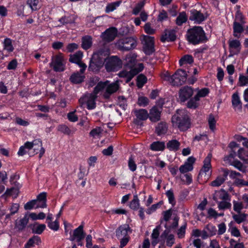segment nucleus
I'll return each mask as SVG.
<instances>
[{"label":"nucleus","mask_w":248,"mask_h":248,"mask_svg":"<svg viewBox=\"0 0 248 248\" xmlns=\"http://www.w3.org/2000/svg\"><path fill=\"white\" fill-rule=\"evenodd\" d=\"M117 34V30L114 27H111L106 30L101 35L102 39L107 42L113 40Z\"/></svg>","instance_id":"13"},{"label":"nucleus","mask_w":248,"mask_h":248,"mask_svg":"<svg viewBox=\"0 0 248 248\" xmlns=\"http://www.w3.org/2000/svg\"><path fill=\"white\" fill-rule=\"evenodd\" d=\"M206 229L207 230V232L210 237L216 234L217 229L215 226L211 224H208L206 227Z\"/></svg>","instance_id":"63"},{"label":"nucleus","mask_w":248,"mask_h":248,"mask_svg":"<svg viewBox=\"0 0 248 248\" xmlns=\"http://www.w3.org/2000/svg\"><path fill=\"white\" fill-rule=\"evenodd\" d=\"M229 46L230 51L232 55L238 54L241 48L240 42L235 39L229 41Z\"/></svg>","instance_id":"19"},{"label":"nucleus","mask_w":248,"mask_h":248,"mask_svg":"<svg viewBox=\"0 0 248 248\" xmlns=\"http://www.w3.org/2000/svg\"><path fill=\"white\" fill-rule=\"evenodd\" d=\"M175 39V32L173 30H166L161 37L162 42L173 41Z\"/></svg>","instance_id":"21"},{"label":"nucleus","mask_w":248,"mask_h":248,"mask_svg":"<svg viewBox=\"0 0 248 248\" xmlns=\"http://www.w3.org/2000/svg\"><path fill=\"white\" fill-rule=\"evenodd\" d=\"M119 89V84L117 82H113L110 84L107 83L106 86V92L104 94V96L108 98L109 96L115 93Z\"/></svg>","instance_id":"22"},{"label":"nucleus","mask_w":248,"mask_h":248,"mask_svg":"<svg viewBox=\"0 0 248 248\" xmlns=\"http://www.w3.org/2000/svg\"><path fill=\"white\" fill-rule=\"evenodd\" d=\"M165 147V142L162 141H155L150 145V149L154 151H162Z\"/></svg>","instance_id":"33"},{"label":"nucleus","mask_w":248,"mask_h":248,"mask_svg":"<svg viewBox=\"0 0 248 248\" xmlns=\"http://www.w3.org/2000/svg\"><path fill=\"white\" fill-rule=\"evenodd\" d=\"M229 200H223L217 202V203L218 208L220 210H224L226 209H230L232 204Z\"/></svg>","instance_id":"43"},{"label":"nucleus","mask_w":248,"mask_h":248,"mask_svg":"<svg viewBox=\"0 0 248 248\" xmlns=\"http://www.w3.org/2000/svg\"><path fill=\"white\" fill-rule=\"evenodd\" d=\"M41 243V239L37 236H34L30 238L25 246V248H30L33 247L35 244L39 245Z\"/></svg>","instance_id":"37"},{"label":"nucleus","mask_w":248,"mask_h":248,"mask_svg":"<svg viewBox=\"0 0 248 248\" xmlns=\"http://www.w3.org/2000/svg\"><path fill=\"white\" fill-rule=\"evenodd\" d=\"M162 108L159 106H154L150 110L149 118L152 122H156L160 120Z\"/></svg>","instance_id":"14"},{"label":"nucleus","mask_w":248,"mask_h":248,"mask_svg":"<svg viewBox=\"0 0 248 248\" xmlns=\"http://www.w3.org/2000/svg\"><path fill=\"white\" fill-rule=\"evenodd\" d=\"M46 225L45 224H38L36 226H34L32 229L33 232L36 234H41L46 229Z\"/></svg>","instance_id":"56"},{"label":"nucleus","mask_w":248,"mask_h":248,"mask_svg":"<svg viewBox=\"0 0 248 248\" xmlns=\"http://www.w3.org/2000/svg\"><path fill=\"white\" fill-rule=\"evenodd\" d=\"M80 73H76L73 74L70 77L71 81L75 84L82 82L83 81L85 77L82 75L83 73L81 72Z\"/></svg>","instance_id":"36"},{"label":"nucleus","mask_w":248,"mask_h":248,"mask_svg":"<svg viewBox=\"0 0 248 248\" xmlns=\"http://www.w3.org/2000/svg\"><path fill=\"white\" fill-rule=\"evenodd\" d=\"M233 210L238 213H240L241 210L243 208V204L241 202H237L235 201H233Z\"/></svg>","instance_id":"62"},{"label":"nucleus","mask_w":248,"mask_h":248,"mask_svg":"<svg viewBox=\"0 0 248 248\" xmlns=\"http://www.w3.org/2000/svg\"><path fill=\"white\" fill-rule=\"evenodd\" d=\"M212 156V154H209L205 157L203 161V167L200 171V174H202L203 172L207 174V173L211 170L212 168L211 164Z\"/></svg>","instance_id":"25"},{"label":"nucleus","mask_w":248,"mask_h":248,"mask_svg":"<svg viewBox=\"0 0 248 248\" xmlns=\"http://www.w3.org/2000/svg\"><path fill=\"white\" fill-rule=\"evenodd\" d=\"M195 158L192 156L189 157L186 161L179 168L180 172L184 174L186 172L191 171L193 169V165L195 162Z\"/></svg>","instance_id":"16"},{"label":"nucleus","mask_w":248,"mask_h":248,"mask_svg":"<svg viewBox=\"0 0 248 248\" xmlns=\"http://www.w3.org/2000/svg\"><path fill=\"white\" fill-rule=\"evenodd\" d=\"M36 201V203L37 202H43V204L42 206H39L42 207H46V192H42L39 194L37 197V199L35 200Z\"/></svg>","instance_id":"48"},{"label":"nucleus","mask_w":248,"mask_h":248,"mask_svg":"<svg viewBox=\"0 0 248 248\" xmlns=\"http://www.w3.org/2000/svg\"><path fill=\"white\" fill-rule=\"evenodd\" d=\"M237 155L239 158L245 161L246 163L248 162V155H246L245 152L242 148L238 150Z\"/></svg>","instance_id":"60"},{"label":"nucleus","mask_w":248,"mask_h":248,"mask_svg":"<svg viewBox=\"0 0 248 248\" xmlns=\"http://www.w3.org/2000/svg\"><path fill=\"white\" fill-rule=\"evenodd\" d=\"M109 51L107 48H103L94 53L90 61L89 66L90 70L96 72L102 67L107 60Z\"/></svg>","instance_id":"1"},{"label":"nucleus","mask_w":248,"mask_h":248,"mask_svg":"<svg viewBox=\"0 0 248 248\" xmlns=\"http://www.w3.org/2000/svg\"><path fill=\"white\" fill-rule=\"evenodd\" d=\"M233 158H230L228 161H225L226 163H228L231 165L233 166L235 168H237L240 170H242L243 169V166L242 164L239 161L237 160H232Z\"/></svg>","instance_id":"51"},{"label":"nucleus","mask_w":248,"mask_h":248,"mask_svg":"<svg viewBox=\"0 0 248 248\" xmlns=\"http://www.w3.org/2000/svg\"><path fill=\"white\" fill-rule=\"evenodd\" d=\"M186 223H185L179 229H178L177 233L178 238H182L184 237L186 233Z\"/></svg>","instance_id":"64"},{"label":"nucleus","mask_w":248,"mask_h":248,"mask_svg":"<svg viewBox=\"0 0 248 248\" xmlns=\"http://www.w3.org/2000/svg\"><path fill=\"white\" fill-rule=\"evenodd\" d=\"M186 37L188 42L194 45L204 41L206 38L204 32L201 27H195L189 30Z\"/></svg>","instance_id":"4"},{"label":"nucleus","mask_w":248,"mask_h":248,"mask_svg":"<svg viewBox=\"0 0 248 248\" xmlns=\"http://www.w3.org/2000/svg\"><path fill=\"white\" fill-rule=\"evenodd\" d=\"M132 232L128 224H124L120 226L116 231V235L118 238L127 237L128 234Z\"/></svg>","instance_id":"15"},{"label":"nucleus","mask_w":248,"mask_h":248,"mask_svg":"<svg viewBox=\"0 0 248 248\" xmlns=\"http://www.w3.org/2000/svg\"><path fill=\"white\" fill-rule=\"evenodd\" d=\"M180 177L181 180L186 184L189 185L192 182V178L191 174L188 173L181 175Z\"/></svg>","instance_id":"55"},{"label":"nucleus","mask_w":248,"mask_h":248,"mask_svg":"<svg viewBox=\"0 0 248 248\" xmlns=\"http://www.w3.org/2000/svg\"><path fill=\"white\" fill-rule=\"evenodd\" d=\"M247 215L245 214H241L239 215L234 214L232 216L233 219L238 224H240L245 221L247 218Z\"/></svg>","instance_id":"53"},{"label":"nucleus","mask_w":248,"mask_h":248,"mask_svg":"<svg viewBox=\"0 0 248 248\" xmlns=\"http://www.w3.org/2000/svg\"><path fill=\"white\" fill-rule=\"evenodd\" d=\"M116 45L120 50L128 51L136 46L137 42L133 38L126 37L119 40Z\"/></svg>","instance_id":"6"},{"label":"nucleus","mask_w":248,"mask_h":248,"mask_svg":"<svg viewBox=\"0 0 248 248\" xmlns=\"http://www.w3.org/2000/svg\"><path fill=\"white\" fill-rule=\"evenodd\" d=\"M134 113L137 118L141 121H145L149 118V113L145 109H135Z\"/></svg>","instance_id":"26"},{"label":"nucleus","mask_w":248,"mask_h":248,"mask_svg":"<svg viewBox=\"0 0 248 248\" xmlns=\"http://www.w3.org/2000/svg\"><path fill=\"white\" fill-rule=\"evenodd\" d=\"M220 172H222V174L218 176L217 178L212 181L210 185L214 187H218L220 186L227 179V176L229 174V170L228 169L221 168Z\"/></svg>","instance_id":"11"},{"label":"nucleus","mask_w":248,"mask_h":248,"mask_svg":"<svg viewBox=\"0 0 248 248\" xmlns=\"http://www.w3.org/2000/svg\"><path fill=\"white\" fill-rule=\"evenodd\" d=\"M130 207L133 210H138L140 207V201L137 195H134L130 203Z\"/></svg>","instance_id":"50"},{"label":"nucleus","mask_w":248,"mask_h":248,"mask_svg":"<svg viewBox=\"0 0 248 248\" xmlns=\"http://www.w3.org/2000/svg\"><path fill=\"white\" fill-rule=\"evenodd\" d=\"M209 93V90L207 88H203L199 91L195 96V98L196 100H199L200 97H203L206 96Z\"/></svg>","instance_id":"59"},{"label":"nucleus","mask_w":248,"mask_h":248,"mask_svg":"<svg viewBox=\"0 0 248 248\" xmlns=\"http://www.w3.org/2000/svg\"><path fill=\"white\" fill-rule=\"evenodd\" d=\"M143 42L144 50L146 54L150 55L153 53L154 49V38L153 37L144 35Z\"/></svg>","instance_id":"10"},{"label":"nucleus","mask_w":248,"mask_h":248,"mask_svg":"<svg viewBox=\"0 0 248 248\" xmlns=\"http://www.w3.org/2000/svg\"><path fill=\"white\" fill-rule=\"evenodd\" d=\"M161 237H165L166 239V245L171 247L175 243L174 236L172 234H168L167 231H165L161 235Z\"/></svg>","instance_id":"29"},{"label":"nucleus","mask_w":248,"mask_h":248,"mask_svg":"<svg viewBox=\"0 0 248 248\" xmlns=\"http://www.w3.org/2000/svg\"><path fill=\"white\" fill-rule=\"evenodd\" d=\"M83 54L81 51H78L75 54L70 56L69 61L77 63L78 66L81 67L80 72L83 73L87 67L86 65L83 63L81 60L82 58Z\"/></svg>","instance_id":"12"},{"label":"nucleus","mask_w":248,"mask_h":248,"mask_svg":"<svg viewBox=\"0 0 248 248\" xmlns=\"http://www.w3.org/2000/svg\"><path fill=\"white\" fill-rule=\"evenodd\" d=\"M27 4L33 11L37 10L40 8L39 0H28Z\"/></svg>","instance_id":"46"},{"label":"nucleus","mask_w":248,"mask_h":248,"mask_svg":"<svg viewBox=\"0 0 248 248\" xmlns=\"http://www.w3.org/2000/svg\"><path fill=\"white\" fill-rule=\"evenodd\" d=\"M108 83L109 81L108 80L105 82H99L95 87L93 93L96 95L99 92L102 91L104 89L106 90V86L107 85V83Z\"/></svg>","instance_id":"40"},{"label":"nucleus","mask_w":248,"mask_h":248,"mask_svg":"<svg viewBox=\"0 0 248 248\" xmlns=\"http://www.w3.org/2000/svg\"><path fill=\"white\" fill-rule=\"evenodd\" d=\"M160 226H157L154 229L152 233L151 237V244L152 246H155L159 242V236L160 234Z\"/></svg>","instance_id":"27"},{"label":"nucleus","mask_w":248,"mask_h":248,"mask_svg":"<svg viewBox=\"0 0 248 248\" xmlns=\"http://www.w3.org/2000/svg\"><path fill=\"white\" fill-rule=\"evenodd\" d=\"M143 69V65L142 63L138 64L137 67H128L126 68L119 73V76L121 78H126V82H128L140 72Z\"/></svg>","instance_id":"5"},{"label":"nucleus","mask_w":248,"mask_h":248,"mask_svg":"<svg viewBox=\"0 0 248 248\" xmlns=\"http://www.w3.org/2000/svg\"><path fill=\"white\" fill-rule=\"evenodd\" d=\"M173 126L178 127L181 131H186L190 127L189 117L186 111L179 109L171 118Z\"/></svg>","instance_id":"2"},{"label":"nucleus","mask_w":248,"mask_h":248,"mask_svg":"<svg viewBox=\"0 0 248 248\" xmlns=\"http://www.w3.org/2000/svg\"><path fill=\"white\" fill-rule=\"evenodd\" d=\"M32 146V154H36L39 151V157L41 158L45 153V150L42 147V141L40 139H36L31 142Z\"/></svg>","instance_id":"17"},{"label":"nucleus","mask_w":248,"mask_h":248,"mask_svg":"<svg viewBox=\"0 0 248 248\" xmlns=\"http://www.w3.org/2000/svg\"><path fill=\"white\" fill-rule=\"evenodd\" d=\"M50 66L56 72H62L65 69V62L63 55L59 54L52 57Z\"/></svg>","instance_id":"7"},{"label":"nucleus","mask_w":248,"mask_h":248,"mask_svg":"<svg viewBox=\"0 0 248 248\" xmlns=\"http://www.w3.org/2000/svg\"><path fill=\"white\" fill-rule=\"evenodd\" d=\"M19 207V205L18 203H13L10 207V214H8L6 216V218L10 217L11 215H13L17 212Z\"/></svg>","instance_id":"58"},{"label":"nucleus","mask_w":248,"mask_h":248,"mask_svg":"<svg viewBox=\"0 0 248 248\" xmlns=\"http://www.w3.org/2000/svg\"><path fill=\"white\" fill-rule=\"evenodd\" d=\"M213 199L216 201V202L223 200L230 201V197L226 191L223 189H221L215 192Z\"/></svg>","instance_id":"23"},{"label":"nucleus","mask_w":248,"mask_h":248,"mask_svg":"<svg viewBox=\"0 0 248 248\" xmlns=\"http://www.w3.org/2000/svg\"><path fill=\"white\" fill-rule=\"evenodd\" d=\"M122 64L121 60L117 56L108 57L106 61L105 67L108 71H112L120 67Z\"/></svg>","instance_id":"9"},{"label":"nucleus","mask_w":248,"mask_h":248,"mask_svg":"<svg viewBox=\"0 0 248 248\" xmlns=\"http://www.w3.org/2000/svg\"><path fill=\"white\" fill-rule=\"evenodd\" d=\"M161 78L169 81L173 86H179L184 84L187 79V74L185 71L182 69L177 70L172 76L166 72L161 75Z\"/></svg>","instance_id":"3"},{"label":"nucleus","mask_w":248,"mask_h":248,"mask_svg":"<svg viewBox=\"0 0 248 248\" xmlns=\"http://www.w3.org/2000/svg\"><path fill=\"white\" fill-rule=\"evenodd\" d=\"M31 146V142H26L23 146L20 147L17 153L18 155L20 156H22L27 153L31 154L29 152L31 151L32 148Z\"/></svg>","instance_id":"28"},{"label":"nucleus","mask_w":248,"mask_h":248,"mask_svg":"<svg viewBox=\"0 0 248 248\" xmlns=\"http://www.w3.org/2000/svg\"><path fill=\"white\" fill-rule=\"evenodd\" d=\"M121 3V1H117L108 4L106 7V13H109V12L113 11L116 9L117 7L119 6Z\"/></svg>","instance_id":"44"},{"label":"nucleus","mask_w":248,"mask_h":248,"mask_svg":"<svg viewBox=\"0 0 248 248\" xmlns=\"http://www.w3.org/2000/svg\"><path fill=\"white\" fill-rule=\"evenodd\" d=\"M243 24H241L237 21H234L233 25V33L234 37L239 38L240 34L244 31V28L242 26Z\"/></svg>","instance_id":"30"},{"label":"nucleus","mask_w":248,"mask_h":248,"mask_svg":"<svg viewBox=\"0 0 248 248\" xmlns=\"http://www.w3.org/2000/svg\"><path fill=\"white\" fill-rule=\"evenodd\" d=\"M3 49L9 52H12L14 50L11 39L9 38L5 39L3 42Z\"/></svg>","instance_id":"47"},{"label":"nucleus","mask_w":248,"mask_h":248,"mask_svg":"<svg viewBox=\"0 0 248 248\" xmlns=\"http://www.w3.org/2000/svg\"><path fill=\"white\" fill-rule=\"evenodd\" d=\"M205 18L204 15L200 11L193 10L190 12L189 19L194 21L195 23H201L205 20Z\"/></svg>","instance_id":"20"},{"label":"nucleus","mask_w":248,"mask_h":248,"mask_svg":"<svg viewBox=\"0 0 248 248\" xmlns=\"http://www.w3.org/2000/svg\"><path fill=\"white\" fill-rule=\"evenodd\" d=\"M83 228V226L80 225L74 231L73 236L71 239V240H77L79 243L85 237V234L84 233Z\"/></svg>","instance_id":"24"},{"label":"nucleus","mask_w":248,"mask_h":248,"mask_svg":"<svg viewBox=\"0 0 248 248\" xmlns=\"http://www.w3.org/2000/svg\"><path fill=\"white\" fill-rule=\"evenodd\" d=\"M92 45V38L90 36H86L82 38V47L84 49H88Z\"/></svg>","instance_id":"42"},{"label":"nucleus","mask_w":248,"mask_h":248,"mask_svg":"<svg viewBox=\"0 0 248 248\" xmlns=\"http://www.w3.org/2000/svg\"><path fill=\"white\" fill-rule=\"evenodd\" d=\"M48 227L54 231H57L59 229V224L57 220L54 221H48L47 222Z\"/></svg>","instance_id":"61"},{"label":"nucleus","mask_w":248,"mask_h":248,"mask_svg":"<svg viewBox=\"0 0 248 248\" xmlns=\"http://www.w3.org/2000/svg\"><path fill=\"white\" fill-rule=\"evenodd\" d=\"M29 222V217L28 214H25L24 217L16 223V226L19 230L23 229Z\"/></svg>","instance_id":"41"},{"label":"nucleus","mask_w":248,"mask_h":248,"mask_svg":"<svg viewBox=\"0 0 248 248\" xmlns=\"http://www.w3.org/2000/svg\"><path fill=\"white\" fill-rule=\"evenodd\" d=\"M193 61V58L191 55H186L180 60L179 63L181 66H182L186 64H191Z\"/></svg>","instance_id":"45"},{"label":"nucleus","mask_w":248,"mask_h":248,"mask_svg":"<svg viewBox=\"0 0 248 248\" xmlns=\"http://www.w3.org/2000/svg\"><path fill=\"white\" fill-rule=\"evenodd\" d=\"M96 97L93 93H86L79 99V103L81 107L86 104L88 109H93L96 107Z\"/></svg>","instance_id":"8"},{"label":"nucleus","mask_w":248,"mask_h":248,"mask_svg":"<svg viewBox=\"0 0 248 248\" xmlns=\"http://www.w3.org/2000/svg\"><path fill=\"white\" fill-rule=\"evenodd\" d=\"M193 94L192 88L185 86L181 88L179 91V98L181 101L185 102L189 99Z\"/></svg>","instance_id":"18"},{"label":"nucleus","mask_w":248,"mask_h":248,"mask_svg":"<svg viewBox=\"0 0 248 248\" xmlns=\"http://www.w3.org/2000/svg\"><path fill=\"white\" fill-rule=\"evenodd\" d=\"M136 58V56L134 54H129L127 55L125 58L126 67L138 68V65L136 66H135L134 65Z\"/></svg>","instance_id":"34"},{"label":"nucleus","mask_w":248,"mask_h":248,"mask_svg":"<svg viewBox=\"0 0 248 248\" xmlns=\"http://www.w3.org/2000/svg\"><path fill=\"white\" fill-rule=\"evenodd\" d=\"M168 127L165 123L161 122L158 124L156 127L155 131L158 135L165 134L167 131Z\"/></svg>","instance_id":"39"},{"label":"nucleus","mask_w":248,"mask_h":248,"mask_svg":"<svg viewBox=\"0 0 248 248\" xmlns=\"http://www.w3.org/2000/svg\"><path fill=\"white\" fill-rule=\"evenodd\" d=\"M180 142L176 140H169L167 143V148L172 151H177L180 148Z\"/></svg>","instance_id":"31"},{"label":"nucleus","mask_w":248,"mask_h":248,"mask_svg":"<svg viewBox=\"0 0 248 248\" xmlns=\"http://www.w3.org/2000/svg\"><path fill=\"white\" fill-rule=\"evenodd\" d=\"M76 16L74 15H70L64 16L59 19V22L63 25L75 23Z\"/></svg>","instance_id":"32"},{"label":"nucleus","mask_w":248,"mask_h":248,"mask_svg":"<svg viewBox=\"0 0 248 248\" xmlns=\"http://www.w3.org/2000/svg\"><path fill=\"white\" fill-rule=\"evenodd\" d=\"M232 106L235 108H242V103L240 100V98L238 95V93H235L232 94Z\"/></svg>","instance_id":"38"},{"label":"nucleus","mask_w":248,"mask_h":248,"mask_svg":"<svg viewBox=\"0 0 248 248\" xmlns=\"http://www.w3.org/2000/svg\"><path fill=\"white\" fill-rule=\"evenodd\" d=\"M233 223L232 222H230L229 224V231L231 232V234L235 237H239L240 236V232L239 230L236 227L232 226Z\"/></svg>","instance_id":"54"},{"label":"nucleus","mask_w":248,"mask_h":248,"mask_svg":"<svg viewBox=\"0 0 248 248\" xmlns=\"http://www.w3.org/2000/svg\"><path fill=\"white\" fill-rule=\"evenodd\" d=\"M166 194L168 198L170 203L172 205H174L175 203V201L173 190L170 189L167 191Z\"/></svg>","instance_id":"57"},{"label":"nucleus","mask_w":248,"mask_h":248,"mask_svg":"<svg viewBox=\"0 0 248 248\" xmlns=\"http://www.w3.org/2000/svg\"><path fill=\"white\" fill-rule=\"evenodd\" d=\"M103 129L101 127H96L89 133L90 137L93 139H100L102 135Z\"/></svg>","instance_id":"35"},{"label":"nucleus","mask_w":248,"mask_h":248,"mask_svg":"<svg viewBox=\"0 0 248 248\" xmlns=\"http://www.w3.org/2000/svg\"><path fill=\"white\" fill-rule=\"evenodd\" d=\"M147 81V78L143 75L140 74L137 77V86L141 88L146 83Z\"/></svg>","instance_id":"52"},{"label":"nucleus","mask_w":248,"mask_h":248,"mask_svg":"<svg viewBox=\"0 0 248 248\" xmlns=\"http://www.w3.org/2000/svg\"><path fill=\"white\" fill-rule=\"evenodd\" d=\"M187 16L185 12L181 13L176 19V23L177 25L180 26L187 20Z\"/></svg>","instance_id":"49"}]
</instances>
